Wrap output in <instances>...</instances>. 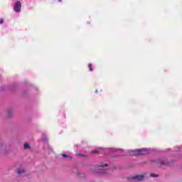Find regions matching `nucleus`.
Here are the masks:
<instances>
[{
    "label": "nucleus",
    "mask_w": 182,
    "mask_h": 182,
    "mask_svg": "<svg viewBox=\"0 0 182 182\" xmlns=\"http://www.w3.org/2000/svg\"><path fill=\"white\" fill-rule=\"evenodd\" d=\"M21 8H22V4H21V1H17L14 4V10L15 12H21Z\"/></svg>",
    "instance_id": "3"
},
{
    "label": "nucleus",
    "mask_w": 182,
    "mask_h": 182,
    "mask_svg": "<svg viewBox=\"0 0 182 182\" xmlns=\"http://www.w3.org/2000/svg\"><path fill=\"white\" fill-rule=\"evenodd\" d=\"M95 93H99V91H97V90H96Z\"/></svg>",
    "instance_id": "16"
},
{
    "label": "nucleus",
    "mask_w": 182,
    "mask_h": 182,
    "mask_svg": "<svg viewBox=\"0 0 182 182\" xmlns=\"http://www.w3.org/2000/svg\"><path fill=\"white\" fill-rule=\"evenodd\" d=\"M26 171H25L24 169H19L17 171V174H22L23 173H25Z\"/></svg>",
    "instance_id": "7"
},
{
    "label": "nucleus",
    "mask_w": 182,
    "mask_h": 182,
    "mask_svg": "<svg viewBox=\"0 0 182 182\" xmlns=\"http://www.w3.org/2000/svg\"><path fill=\"white\" fill-rule=\"evenodd\" d=\"M24 149L26 150H31V146L28 144H24Z\"/></svg>",
    "instance_id": "6"
},
{
    "label": "nucleus",
    "mask_w": 182,
    "mask_h": 182,
    "mask_svg": "<svg viewBox=\"0 0 182 182\" xmlns=\"http://www.w3.org/2000/svg\"><path fill=\"white\" fill-rule=\"evenodd\" d=\"M92 153H99V151L97 149H95L92 151Z\"/></svg>",
    "instance_id": "10"
},
{
    "label": "nucleus",
    "mask_w": 182,
    "mask_h": 182,
    "mask_svg": "<svg viewBox=\"0 0 182 182\" xmlns=\"http://www.w3.org/2000/svg\"><path fill=\"white\" fill-rule=\"evenodd\" d=\"M159 176H157L156 174L154 173H151L150 174V177H158Z\"/></svg>",
    "instance_id": "9"
},
{
    "label": "nucleus",
    "mask_w": 182,
    "mask_h": 182,
    "mask_svg": "<svg viewBox=\"0 0 182 182\" xmlns=\"http://www.w3.org/2000/svg\"><path fill=\"white\" fill-rule=\"evenodd\" d=\"M166 164V163H164V161H161V160H159L158 162H157V165L158 166H164Z\"/></svg>",
    "instance_id": "5"
},
{
    "label": "nucleus",
    "mask_w": 182,
    "mask_h": 182,
    "mask_svg": "<svg viewBox=\"0 0 182 182\" xmlns=\"http://www.w3.org/2000/svg\"><path fill=\"white\" fill-rule=\"evenodd\" d=\"M88 68L90 69V72H93V65L92 64H88Z\"/></svg>",
    "instance_id": "8"
},
{
    "label": "nucleus",
    "mask_w": 182,
    "mask_h": 182,
    "mask_svg": "<svg viewBox=\"0 0 182 182\" xmlns=\"http://www.w3.org/2000/svg\"><path fill=\"white\" fill-rule=\"evenodd\" d=\"M77 156H80V157H82V156H83V155H82V154H77Z\"/></svg>",
    "instance_id": "14"
},
{
    "label": "nucleus",
    "mask_w": 182,
    "mask_h": 182,
    "mask_svg": "<svg viewBox=\"0 0 182 182\" xmlns=\"http://www.w3.org/2000/svg\"><path fill=\"white\" fill-rule=\"evenodd\" d=\"M4 23V18H0V24L2 25Z\"/></svg>",
    "instance_id": "12"
},
{
    "label": "nucleus",
    "mask_w": 182,
    "mask_h": 182,
    "mask_svg": "<svg viewBox=\"0 0 182 182\" xmlns=\"http://www.w3.org/2000/svg\"><path fill=\"white\" fill-rule=\"evenodd\" d=\"M9 117H11V113L8 114Z\"/></svg>",
    "instance_id": "15"
},
{
    "label": "nucleus",
    "mask_w": 182,
    "mask_h": 182,
    "mask_svg": "<svg viewBox=\"0 0 182 182\" xmlns=\"http://www.w3.org/2000/svg\"><path fill=\"white\" fill-rule=\"evenodd\" d=\"M132 153H134L135 156H144V154H147L148 151L147 149H139L133 151Z\"/></svg>",
    "instance_id": "1"
},
{
    "label": "nucleus",
    "mask_w": 182,
    "mask_h": 182,
    "mask_svg": "<svg viewBox=\"0 0 182 182\" xmlns=\"http://www.w3.org/2000/svg\"><path fill=\"white\" fill-rule=\"evenodd\" d=\"M103 167H107V164L100 165V168L98 169L97 173L105 174L106 173V170L103 169Z\"/></svg>",
    "instance_id": "4"
},
{
    "label": "nucleus",
    "mask_w": 182,
    "mask_h": 182,
    "mask_svg": "<svg viewBox=\"0 0 182 182\" xmlns=\"http://www.w3.org/2000/svg\"><path fill=\"white\" fill-rule=\"evenodd\" d=\"M62 156H63V157H65V159L69 157L67 154H63Z\"/></svg>",
    "instance_id": "11"
},
{
    "label": "nucleus",
    "mask_w": 182,
    "mask_h": 182,
    "mask_svg": "<svg viewBox=\"0 0 182 182\" xmlns=\"http://www.w3.org/2000/svg\"><path fill=\"white\" fill-rule=\"evenodd\" d=\"M2 146H4L3 144H0V149H2Z\"/></svg>",
    "instance_id": "13"
},
{
    "label": "nucleus",
    "mask_w": 182,
    "mask_h": 182,
    "mask_svg": "<svg viewBox=\"0 0 182 182\" xmlns=\"http://www.w3.org/2000/svg\"><path fill=\"white\" fill-rule=\"evenodd\" d=\"M134 181H143L144 180V175H136L132 177Z\"/></svg>",
    "instance_id": "2"
}]
</instances>
